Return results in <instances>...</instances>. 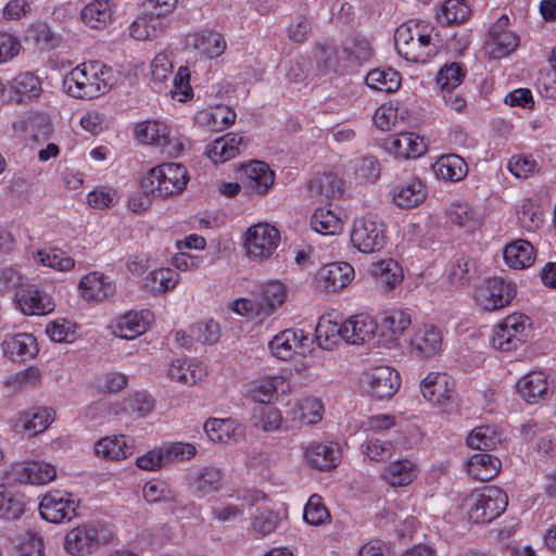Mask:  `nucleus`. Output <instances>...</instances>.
Masks as SVG:
<instances>
[{
    "label": "nucleus",
    "instance_id": "59",
    "mask_svg": "<svg viewBox=\"0 0 556 556\" xmlns=\"http://www.w3.org/2000/svg\"><path fill=\"white\" fill-rule=\"evenodd\" d=\"M330 519L329 510L323 503V498L313 494L304 507V520L314 526H320Z\"/></svg>",
    "mask_w": 556,
    "mask_h": 556
},
{
    "label": "nucleus",
    "instance_id": "1",
    "mask_svg": "<svg viewBox=\"0 0 556 556\" xmlns=\"http://www.w3.org/2000/svg\"><path fill=\"white\" fill-rule=\"evenodd\" d=\"M435 28L425 22L408 21L400 25L394 34L397 53L414 63H425L438 53Z\"/></svg>",
    "mask_w": 556,
    "mask_h": 556
},
{
    "label": "nucleus",
    "instance_id": "12",
    "mask_svg": "<svg viewBox=\"0 0 556 556\" xmlns=\"http://www.w3.org/2000/svg\"><path fill=\"white\" fill-rule=\"evenodd\" d=\"M508 24V17L502 15L489 30L485 43L488 52L494 59H501L510 54L519 45L518 36L507 29Z\"/></svg>",
    "mask_w": 556,
    "mask_h": 556
},
{
    "label": "nucleus",
    "instance_id": "13",
    "mask_svg": "<svg viewBox=\"0 0 556 556\" xmlns=\"http://www.w3.org/2000/svg\"><path fill=\"white\" fill-rule=\"evenodd\" d=\"M136 137L139 141L146 144H157L162 148H167V153H178L182 150L184 146L180 142H175L173 147V139L170 138L169 127L159 121H148L140 123L135 128Z\"/></svg>",
    "mask_w": 556,
    "mask_h": 556
},
{
    "label": "nucleus",
    "instance_id": "41",
    "mask_svg": "<svg viewBox=\"0 0 556 556\" xmlns=\"http://www.w3.org/2000/svg\"><path fill=\"white\" fill-rule=\"evenodd\" d=\"M179 275L170 268L152 270L143 280V287L153 294L165 293L176 287Z\"/></svg>",
    "mask_w": 556,
    "mask_h": 556
},
{
    "label": "nucleus",
    "instance_id": "5",
    "mask_svg": "<svg viewBox=\"0 0 556 556\" xmlns=\"http://www.w3.org/2000/svg\"><path fill=\"white\" fill-rule=\"evenodd\" d=\"M352 245L362 253H375L387 243L386 226L376 217L356 218L351 235Z\"/></svg>",
    "mask_w": 556,
    "mask_h": 556
},
{
    "label": "nucleus",
    "instance_id": "62",
    "mask_svg": "<svg viewBox=\"0 0 556 556\" xmlns=\"http://www.w3.org/2000/svg\"><path fill=\"white\" fill-rule=\"evenodd\" d=\"M279 523V516L271 509L260 510L252 522L253 530L261 536L273 533Z\"/></svg>",
    "mask_w": 556,
    "mask_h": 556
},
{
    "label": "nucleus",
    "instance_id": "22",
    "mask_svg": "<svg viewBox=\"0 0 556 556\" xmlns=\"http://www.w3.org/2000/svg\"><path fill=\"white\" fill-rule=\"evenodd\" d=\"M286 296V289L281 282L266 283L255 298L256 316L261 319L268 317L283 304Z\"/></svg>",
    "mask_w": 556,
    "mask_h": 556
},
{
    "label": "nucleus",
    "instance_id": "26",
    "mask_svg": "<svg viewBox=\"0 0 556 556\" xmlns=\"http://www.w3.org/2000/svg\"><path fill=\"white\" fill-rule=\"evenodd\" d=\"M115 285L103 274L90 273L79 282L81 296L87 301L101 302L115 293Z\"/></svg>",
    "mask_w": 556,
    "mask_h": 556
},
{
    "label": "nucleus",
    "instance_id": "36",
    "mask_svg": "<svg viewBox=\"0 0 556 556\" xmlns=\"http://www.w3.org/2000/svg\"><path fill=\"white\" fill-rule=\"evenodd\" d=\"M205 376L206 371L202 364L187 363L186 361L177 359L173 362L168 368V377L186 386H194Z\"/></svg>",
    "mask_w": 556,
    "mask_h": 556
},
{
    "label": "nucleus",
    "instance_id": "28",
    "mask_svg": "<svg viewBox=\"0 0 556 556\" xmlns=\"http://www.w3.org/2000/svg\"><path fill=\"white\" fill-rule=\"evenodd\" d=\"M4 355L14 362H22L34 357L37 352L36 338L26 332L9 336L2 342Z\"/></svg>",
    "mask_w": 556,
    "mask_h": 556
},
{
    "label": "nucleus",
    "instance_id": "56",
    "mask_svg": "<svg viewBox=\"0 0 556 556\" xmlns=\"http://www.w3.org/2000/svg\"><path fill=\"white\" fill-rule=\"evenodd\" d=\"M0 513L9 519H16L24 513L23 495L13 493L0 484Z\"/></svg>",
    "mask_w": 556,
    "mask_h": 556
},
{
    "label": "nucleus",
    "instance_id": "30",
    "mask_svg": "<svg viewBox=\"0 0 556 556\" xmlns=\"http://www.w3.org/2000/svg\"><path fill=\"white\" fill-rule=\"evenodd\" d=\"M151 313L149 311L128 312L116 321L114 334L131 340L149 329Z\"/></svg>",
    "mask_w": 556,
    "mask_h": 556
},
{
    "label": "nucleus",
    "instance_id": "18",
    "mask_svg": "<svg viewBox=\"0 0 556 556\" xmlns=\"http://www.w3.org/2000/svg\"><path fill=\"white\" fill-rule=\"evenodd\" d=\"M377 329V323L369 316L358 315L344 321L337 331L348 343L364 344L374 338Z\"/></svg>",
    "mask_w": 556,
    "mask_h": 556
},
{
    "label": "nucleus",
    "instance_id": "31",
    "mask_svg": "<svg viewBox=\"0 0 556 556\" xmlns=\"http://www.w3.org/2000/svg\"><path fill=\"white\" fill-rule=\"evenodd\" d=\"M500 469L501 460L486 452L472 455L467 463L468 473L479 481H489L493 479L497 476Z\"/></svg>",
    "mask_w": 556,
    "mask_h": 556
},
{
    "label": "nucleus",
    "instance_id": "3",
    "mask_svg": "<svg viewBox=\"0 0 556 556\" xmlns=\"http://www.w3.org/2000/svg\"><path fill=\"white\" fill-rule=\"evenodd\" d=\"M189 180L187 168L180 163H164L149 170L140 180L144 195L167 198L185 190Z\"/></svg>",
    "mask_w": 556,
    "mask_h": 556
},
{
    "label": "nucleus",
    "instance_id": "64",
    "mask_svg": "<svg viewBox=\"0 0 556 556\" xmlns=\"http://www.w3.org/2000/svg\"><path fill=\"white\" fill-rule=\"evenodd\" d=\"M190 331L194 339L203 344H213L219 339V326L214 321L193 325L190 327Z\"/></svg>",
    "mask_w": 556,
    "mask_h": 556
},
{
    "label": "nucleus",
    "instance_id": "14",
    "mask_svg": "<svg viewBox=\"0 0 556 556\" xmlns=\"http://www.w3.org/2000/svg\"><path fill=\"white\" fill-rule=\"evenodd\" d=\"M369 392L377 399H389L400 388L399 374L389 366H379L365 374Z\"/></svg>",
    "mask_w": 556,
    "mask_h": 556
},
{
    "label": "nucleus",
    "instance_id": "47",
    "mask_svg": "<svg viewBox=\"0 0 556 556\" xmlns=\"http://www.w3.org/2000/svg\"><path fill=\"white\" fill-rule=\"evenodd\" d=\"M366 84L375 90L384 92H394L401 85L400 74L392 68H375L371 70L366 76Z\"/></svg>",
    "mask_w": 556,
    "mask_h": 556
},
{
    "label": "nucleus",
    "instance_id": "34",
    "mask_svg": "<svg viewBox=\"0 0 556 556\" xmlns=\"http://www.w3.org/2000/svg\"><path fill=\"white\" fill-rule=\"evenodd\" d=\"M165 25L163 20L146 13L137 17L129 27L130 36L136 40H153L163 34Z\"/></svg>",
    "mask_w": 556,
    "mask_h": 556
},
{
    "label": "nucleus",
    "instance_id": "50",
    "mask_svg": "<svg viewBox=\"0 0 556 556\" xmlns=\"http://www.w3.org/2000/svg\"><path fill=\"white\" fill-rule=\"evenodd\" d=\"M298 343L296 332L292 329H286L270 340L269 348L276 357L287 361L293 355Z\"/></svg>",
    "mask_w": 556,
    "mask_h": 556
},
{
    "label": "nucleus",
    "instance_id": "32",
    "mask_svg": "<svg viewBox=\"0 0 556 556\" xmlns=\"http://www.w3.org/2000/svg\"><path fill=\"white\" fill-rule=\"evenodd\" d=\"M83 23L93 29H103L112 18V9L109 0H93L86 4L81 12Z\"/></svg>",
    "mask_w": 556,
    "mask_h": 556
},
{
    "label": "nucleus",
    "instance_id": "23",
    "mask_svg": "<svg viewBox=\"0 0 556 556\" xmlns=\"http://www.w3.org/2000/svg\"><path fill=\"white\" fill-rule=\"evenodd\" d=\"M409 314L402 309L393 308L381 313L377 323L380 336L386 343H394L401 334L410 326Z\"/></svg>",
    "mask_w": 556,
    "mask_h": 556
},
{
    "label": "nucleus",
    "instance_id": "49",
    "mask_svg": "<svg viewBox=\"0 0 556 556\" xmlns=\"http://www.w3.org/2000/svg\"><path fill=\"white\" fill-rule=\"evenodd\" d=\"M11 88L17 96V101L20 102L26 99L37 98L42 91L39 78L29 72L18 74L14 77L11 81Z\"/></svg>",
    "mask_w": 556,
    "mask_h": 556
},
{
    "label": "nucleus",
    "instance_id": "45",
    "mask_svg": "<svg viewBox=\"0 0 556 556\" xmlns=\"http://www.w3.org/2000/svg\"><path fill=\"white\" fill-rule=\"evenodd\" d=\"M311 226L320 235L332 236L342 230V220L330 207H319L311 217Z\"/></svg>",
    "mask_w": 556,
    "mask_h": 556
},
{
    "label": "nucleus",
    "instance_id": "4",
    "mask_svg": "<svg viewBox=\"0 0 556 556\" xmlns=\"http://www.w3.org/2000/svg\"><path fill=\"white\" fill-rule=\"evenodd\" d=\"M507 504V494L501 488L490 485L469 494L464 500L463 506L469 520L477 523H486L503 514Z\"/></svg>",
    "mask_w": 556,
    "mask_h": 556
},
{
    "label": "nucleus",
    "instance_id": "58",
    "mask_svg": "<svg viewBox=\"0 0 556 556\" xmlns=\"http://www.w3.org/2000/svg\"><path fill=\"white\" fill-rule=\"evenodd\" d=\"M465 78L460 63L453 62L444 65L437 75V84L441 90L456 89Z\"/></svg>",
    "mask_w": 556,
    "mask_h": 556
},
{
    "label": "nucleus",
    "instance_id": "38",
    "mask_svg": "<svg viewBox=\"0 0 556 556\" xmlns=\"http://www.w3.org/2000/svg\"><path fill=\"white\" fill-rule=\"evenodd\" d=\"M97 456L110 460L124 459L132 454L131 447L127 446L123 435L104 437L94 444Z\"/></svg>",
    "mask_w": 556,
    "mask_h": 556
},
{
    "label": "nucleus",
    "instance_id": "16",
    "mask_svg": "<svg viewBox=\"0 0 556 556\" xmlns=\"http://www.w3.org/2000/svg\"><path fill=\"white\" fill-rule=\"evenodd\" d=\"M353 277L354 269L349 263H330L318 270L316 282L321 290L337 291L346 287Z\"/></svg>",
    "mask_w": 556,
    "mask_h": 556
},
{
    "label": "nucleus",
    "instance_id": "15",
    "mask_svg": "<svg viewBox=\"0 0 556 556\" xmlns=\"http://www.w3.org/2000/svg\"><path fill=\"white\" fill-rule=\"evenodd\" d=\"M453 388L454 381L445 372H429L420 383L425 400L442 407L451 400Z\"/></svg>",
    "mask_w": 556,
    "mask_h": 556
},
{
    "label": "nucleus",
    "instance_id": "42",
    "mask_svg": "<svg viewBox=\"0 0 556 556\" xmlns=\"http://www.w3.org/2000/svg\"><path fill=\"white\" fill-rule=\"evenodd\" d=\"M286 380L282 376H270L261 378L251 383L250 394L255 402L261 404H269L277 397V391L285 384Z\"/></svg>",
    "mask_w": 556,
    "mask_h": 556
},
{
    "label": "nucleus",
    "instance_id": "11",
    "mask_svg": "<svg viewBox=\"0 0 556 556\" xmlns=\"http://www.w3.org/2000/svg\"><path fill=\"white\" fill-rule=\"evenodd\" d=\"M15 300L24 315H47L55 307L52 296L31 283L22 285L16 289Z\"/></svg>",
    "mask_w": 556,
    "mask_h": 556
},
{
    "label": "nucleus",
    "instance_id": "6",
    "mask_svg": "<svg viewBox=\"0 0 556 556\" xmlns=\"http://www.w3.org/2000/svg\"><path fill=\"white\" fill-rule=\"evenodd\" d=\"M517 293L516 285L501 277L489 278L476 291L478 304L485 311H495L507 306Z\"/></svg>",
    "mask_w": 556,
    "mask_h": 556
},
{
    "label": "nucleus",
    "instance_id": "20",
    "mask_svg": "<svg viewBox=\"0 0 556 556\" xmlns=\"http://www.w3.org/2000/svg\"><path fill=\"white\" fill-rule=\"evenodd\" d=\"M226 46L223 35L212 30L193 33L186 37V47L193 48L207 59L220 56Z\"/></svg>",
    "mask_w": 556,
    "mask_h": 556
},
{
    "label": "nucleus",
    "instance_id": "63",
    "mask_svg": "<svg viewBox=\"0 0 556 556\" xmlns=\"http://www.w3.org/2000/svg\"><path fill=\"white\" fill-rule=\"evenodd\" d=\"M173 97H177L178 101H186L192 97V88L190 86V72L188 67L180 66L173 80Z\"/></svg>",
    "mask_w": 556,
    "mask_h": 556
},
{
    "label": "nucleus",
    "instance_id": "37",
    "mask_svg": "<svg viewBox=\"0 0 556 556\" xmlns=\"http://www.w3.org/2000/svg\"><path fill=\"white\" fill-rule=\"evenodd\" d=\"M223 484L224 473L213 466L200 469L192 478V486L200 496L218 492Z\"/></svg>",
    "mask_w": 556,
    "mask_h": 556
},
{
    "label": "nucleus",
    "instance_id": "48",
    "mask_svg": "<svg viewBox=\"0 0 556 556\" xmlns=\"http://www.w3.org/2000/svg\"><path fill=\"white\" fill-rule=\"evenodd\" d=\"M355 180L362 184L376 182L381 174V165L377 157L365 155L352 161Z\"/></svg>",
    "mask_w": 556,
    "mask_h": 556
},
{
    "label": "nucleus",
    "instance_id": "25",
    "mask_svg": "<svg viewBox=\"0 0 556 556\" xmlns=\"http://www.w3.org/2000/svg\"><path fill=\"white\" fill-rule=\"evenodd\" d=\"M274 181V172L266 163L254 161L247 166L244 188L249 194H266Z\"/></svg>",
    "mask_w": 556,
    "mask_h": 556
},
{
    "label": "nucleus",
    "instance_id": "7",
    "mask_svg": "<svg viewBox=\"0 0 556 556\" xmlns=\"http://www.w3.org/2000/svg\"><path fill=\"white\" fill-rule=\"evenodd\" d=\"M527 320L525 315L507 316L494 328L492 345L503 352L516 350L528 336Z\"/></svg>",
    "mask_w": 556,
    "mask_h": 556
},
{
    "label": "nucleus",
    "instance_id": "43",
    "mask_svg": "<svg viewBox=\"0 0 556 556\" xmlns=\"http://www.w3.org/2000/svg\"><path fill=\"white\" fill-rule=\"evenodd\" d=\"M501 442V433L493 426L476 427L467 437V444L482 452L495 450Z\"/></svg>",
    "mask_w": 556,
    "mask_h": 556
},
{
    "label": "nucleus",
    "instance_id": "44",
    "mask_svg": "<svg viewBox=\"0 0 556 556\" xmlns=\"http://www.w3.org/2000/svg\"><path fill=\"white\" fill-rule=\"evenodd\" d=\"M382 477L392 486L407 485L416 477L415 465L409 459L396 460L383 470Z\"/></svg>",
    "mask_w": 556,
    "mask_h": 556
},
{
    "label": "nucleus",
    "instance_id": "29",
    "mask_svg": "<svg viewBox=\"0 0 556 556\" xmlns=\"http://www.w3.org/2000/svg\"><path fill=\"white\" fill-rule=\"evenodd\" d=\"M387 144V149L391 153L404 159L418 157L427 150L424 138L414 132H400L394 135L388 140Z\"/></svg>",
    "mask_w": 556,
    "mask_h": 556
},
{
    "label": "nucleus",
    "instance_id": "9",
    "mask_svg": "<svg viewBox=\"0 0 556 556\" xmlns=\"http://www.w3.org/2000/svg\"><path fill=\"white\" fill-rule=\"evenodd\" d=\"M103 538L96 525L83 523L71 531L64 538V548L73 556H86L96 552Z\"/></svg>",
    "mask_w": 556,
    "mask_h": 556
},
{
    "label": "nucleus",
    "instance_id": "33",
    "mask_svg": "<svg viewBox=\"0 0 556 556\" xmlns=\"http://www.w3.org/2000/svg\"><path fill=\"white\" fill-rule=\"evenodd\" d=\"M503 256L509 267L522 269L533 264L534 249L528 241L517 240L505 247Z\"/></svg>",
    "mask_w": 556,
    "mask_h": 556
},
{
    "label": "nucleus",
    "instance_id": "40",
    "mask_svg": "<svg viewBox=\"0 0 556 556\" xmlns=\"http://www.w3.org/2000/svg\"><path fill=\"white\" fill-rule=\"evenodd\" d=\"M370 273L376 278L377 283L387 291L395 288L403 279L400 265L391 258L374 264Z\"/></svg>",
    "mask_w": 556,
    "mask_h": 556
},
{
    "label": "nucleus",
    "instance_id": "55",
    "mask_svg": "<svg viewBox=\"0 0 556 556\" xmlns=\"http://www.w3.org/2000/svg\"><path fill=\"white\" fill-rule=\"evenodd\" d=\"M253 426L265 432H273L280 428L282 415L279 409L271 406H260L253 413Z\"/></svg>",
    "mask_w": 556,
    "mask_h": 556
},
{
    "label": "nucleus",
    "instance_id": "39",
    "mask_svg": "<svg viewBox=\"0 0 556 556\" xmlns=\"http://www.w3.org/2000/svg\"><path fill=\"white\" fill-rule=\"evenodd\" d=\"M438 177L450 180L459 181L468 172V166L463 157L456 154H447L441 156L433 165Z\"/></svg>",
    "mask_w": 556,
    "mask_h": 556
},
{
    "label": "nucleus",
    "instance_id": "21",
    "mask_svg": "<svg viewBox=\"0 0 556 556\" xmlns=\"http://www.w3.org/2000/svg\"><path fill=\"white\" fill-rule=\"evenodd\" d=\"M307 464L320 471L336 468L340 463V452L336 444L312 442L305 450Z\"/></svg>",
    "mask_w": 556,
    "mask_h": 556
},
{
    "label": "nucleus",
    "instance_id": "51",
    "mask_svg": "<svg viewBox=\"0 0 556 556\" xmlns=\"http://www.w3.org/2000/svg\"><path fill=\"white\" fill-rule=\"evenodd\" d=\"M343 58L361 64L371 56V47L367 39L359 37H348L342 43Z\"/></svg>",
    "mask_w": 556,
    "mask_h": 556
},
{
    "label": "nucleus",
    "instance_id": "54",
    "mask_svg": "<svg viewBox=\"0 0 556 556\" xmlns=\"http://www.w3.org/2000/svg\"><path fill=\"white\" fill-rule=\"evenodd\" d=\"M35 261L43 266L65 271L74 267L75 262L72 257L60 249H48L38 251Z\"/></svg>",
    "mask_w": 556,
    "mask_h": 556
},
{
    "label": "nucleus",
    "instance_id": "61",
    "mask_svg": "<svg viewBox=\"0 0 556 556\" xmlns=\"http://www.w3.org/2000/svg\"><path fill=\"white\" fill-rule=\"evenodd\" d=\"M166 464L188 460L195 456L197 448L193 444L175 442L162 447Z\"/></svg>",
    "mask_w": 556,
    "mask_h": 556
},
{
    "label": "nucleus",
    "instance_id": "24",
    "mask_svg": "<svg viewBox=\"0 0 556 556\" xmlns=\"http://www.w3.org/2000/svg\"><path fill=\"white\" fill-rule=\"evenodd\" d=\"M442 346V333L434 326L419 329L410 342V353L420 358L435 356Z\"/></svg>",
    "mask_w": 556,
    "mask_h": 556
},
{
    "label": "nucleus",
    "instance_id": "60",
    "mask_svg": "<svg viewBox=\"0 0 556 556\" xmlns=\"http://www.w3.org/2000/svg\"><path fill=\"white\" fill-rule=\"evenodd\" d=\"M204 430L211 441L223 443L230 438L233 421L230 419H210L204 424Z\"/></svg>",
    "mask_w": 556,
    "mask_h": 556
},
{
    "label": "nucleus",
    "instance_id": "17",
    "mask_svg": "<svg viewBox=\"0 0 556 556\" xmlns=\"http://www.w3.org/2000/svg\"><path fill=\"white\" fill-rule=\"evenodd\" d=\"M248 147V140L236 132H228L215 139L208 147L206 154L214 163H225L240 153Z\"/></svg>",
    "mask_w": 556,
    "mask_h": 556
},
{
    "label": "nucleus",
    "instance_id": "19",
    "mask_svg": "<svg viewBox=\"0 0 556 556\" xmlns=\"http://www.w3.org/2000/svg\"><path fill=\"white\" fill-rule=\"evenodd\" d=\"M11 473L20 483L45 484L55 478L56 470L51 464L30 462L14 464Z\"/></svg>",
    "mask_w": 556,
    "mask_h": 556
},
{
    "label": "nucleus",
    "instance_id": "46",
    "mask_svg": "<svg viewBox=\"0 0 556 556\" xmlns=\"http://www.w3.org/2000/svg\"><path fill=\"white\" fill-rule=\"evenodd\" d=\"M324 406L316 397H305L292 408V418L304 425H316L323 419Z\"/></svg>",
    "mask_w": 556,
    "mask_h": 556
},
{
    "label": "nucleus",
    "instance_id": "10",
    "mask_svg": "<svg viewBox=\"0 0 556 556\" xmlns=\"http://www.w3.org/2000/svg\"><path fill=\"white\" fill-rule=\"evenodd\" d=\"M76 507L71 494L59 490L48 492L39 504L41 517L53 523L72 520L76 516Z\"/></svg>",
    "mask_w": 556,
    "mask_h": 556
},
{
    "label": "nucleus",
    "instance_id": "57",
    "mask_svg": "<svg viewBox=\"0 0 556 556\" xmlns=\"http://www.w3.org/2000/svg\"><path fill=\"white\" fill-rule=\"evenodd\" d=\"M447 217L451 223L468 230L475 229L479 225V218L467 203L451 204L447 210Z\"/></svg>",
    "mask_w": 556,
    "mask_h": 556
},
{
    "label": "nucleus",
    "instance_id": "2",
    "mask_svg": "<svg viewBox=\"0 0 556 556\" xmlns=\"http://www.w3.org/2000/svg\"><path fill=\"white\" fill-rule=\"evenodd\" d=\"M110 70L101 62L83 63L63 79V89L76 99H94L108 92L111 84L105 75Z\"/></svg>",
    "mask_w": 556,
    "mask_h": 556
},
{
    "label": "nucleus",
    "instance_id": "53",
    "mask_svg": "<svg viewBox=\"0 0 556 556\" xmlns=\"http://www.w3.org/2000/svg\"><path fill=\"white\" fill-rule=\"evenodd\" d=\"M475 273L476 268L473 261L469 256L460 255L455 257L453 261L450 268L448 279L454 286L465 287L469 285Z\"/></svg>",
    "mask_w": 556,
    "mask_h": 556
},
{
    "label": "nucleus",
    "instance_id": "52",
    "mask_svg": "<svg viewBox=\"0 0 556 556\" xmlns=\"http://www.w3.org/2000/svg\"><path fill=\"white\" fill-rule=\"evenodd\" d=\"M470 14V8L465 0H446L438 13V21L444 24H459Z\"/></svg>",
    "mask_w": 556,
    "mask_h": 556
},
{
    "label": "nucleus",
    "instance_id": "27",
    "mask_svg": "<svg viewBox=\"0 0 556 556\" xmlns=\"http://www.w3.org/2000/svg\"><path fill=\"white\" fill-rule=\"evenodd\" d=\"M518 393L530 403H538L551 394L547 377L542 371H532L522 377L517 383Z\"/></svg>",
    "mask_w": 556,
    "mask_h": 556
},
{
    "label": "nucleus",
    "instance_id": "35",
    "mask_svg": "<svg viewBox=\"0 0 556 556\" xmlns=\"http://www.w3.org/2000/svg\"><path fill=\"white\" fill-rule=\"evenodd\" d=\"M426 195V188L421 180L413 178L396 188L393 200L397 206L410 208L424 202Z\"/></svg>",
    "mask_w": 556,
    "mask_h": 556
},
{
    "label": "nucleus",
    "instance_id": "8",
    "mask_svg": "<svg viewBox=\"0 0 556 556\" xmlns=\"http://www.w3.org/2000/svg\"><path fill=\"white\" fill-rule=\"evenodd\" d=\"M279 240V231L274 226L257 224L248 229L244 247L250 257L263 261L277 249Z\"/></svg>",
    "mask_w": 556,
    "mask_h": 556
}]
</instances>
